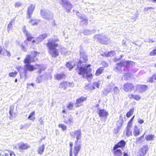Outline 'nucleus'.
Returning <instances> with one entry per match:
<instances>
[{"instance_id": "f257e3e1", "label": "nucleus", "mask_w": 156, "mask_h": 156, "mask_svg": "<svg viewBox=\"0 0 156 156\" xmlns=\"http://www.w3.org/2000/svg\"><path fill=\"white\" fill-rule=\"evenodd\" d=\"M80 61L78 62L77 66V70L79 74L82 76L83 78H87L90 82L93 78L92 75L90 73L92 69L90 68V64H86L88 59L84 53H81Z\"/></svg>"}, {"instance_id": "f03ea898", "label": "nucleus", "mask_w": 156, "mask_h": 156, "mask_svg": "<svg viewBox=\"0 0 156 156\" xmlns=\"http://www.w3.org/2000/svg\"><path fill=\"white\" fill-rule=\"evenodd\" d=\"M31 53L32 55H27L24 61V62L25 64L24 66V76L25 77L27 76L28 70L31 72L39 69L38 73H40L42 70H44L46 68L45 66L43 65H39L37 64H36L34 65H32L30 64L31 62H36L37 60V59L35 58L36 56L40 54L39 52L36 51L32 52Z\"/></svg>"}, {"instance_id": "7ed1b4c3", "label": "nucleus", "mask_w": 156, "mask_h": 156, "mask_svg": "<svg viewBox=\"0 0 156 156\" xmlns=\"http://www.w3.org/2000/svg\"><path fill=\"white\" fill-rule=\"evenodd\" d=\"M58 41L57 38H50L47 44L48 53L52 57L54 58L57 57L59 55L58 50L56 48L58 47V44L55 43Z\"/></svg>"}, {"instance_id": "20e7f679", "label": "nucleus", "mask_w": 156, "mask_h": 156, "mask_svg": "<svg viewBox=\"0 0 156 156\" xmlns=\"http://www.w3.org/2000/svg\"><path fill=\"white\" fill-rule=\"evenodd\" d=\"M134 62L132 61H121V62L118 64L117 66L116 67L115 70H116V71H118V69L120 67L124 66V70H127V67L130 66H132L134 65Z\"/></svg>"}, {"instance_id": "39448f33", "label": "nucleus", "mask_w": 156, "mask_h": 156, "mask_svg": "<svg viewBox=\"0 0 156 156\" xmlns=\"http://www.w3.org/2000/svg\"><path fill=\"white\" fill-rule=\"evenodd\" d=\"M14 147L20 151H22L30 148V146L27 144L24 143L23 142H20L16 144Z\"/></svg>"}, {"instance_id": "423d86ee", "label": "nucleus", "mask_w": 156, "mask_h": 156, "mask_svg": "<svg viewBox=\"0 0 156 156\" xmlns=\"http://www.w3.org/2000/svg\"><path fill=\"white\" fill-rule=\"evenodd\" d=\"M94 39L101 43L107 44L108 43L109 39L105 36L101 35H96L94 37Z\"/></svg>"}, {"instance_id": "0eeeda50", "label": "nucleus", "mask_w": 156, "mask_h": 156, "mask_svg": "<svg viewBox=\"0 0 156 156\" xmlns=\"http://www.w3.org/2000/svg\"><path fill=\"white\" fill-rule=\"evenodd\" d=\"M41 16L44 19L49 20L53 18L52 13L51 12L44 9L41 10Z\"/></svg>"}, {"instance_id": "6e6552de", "label": "nucleus", "mask_w": 156, "mask_h": 156, "mask_svg": "<svg viewBox=\"0 0 156 156\" xmlns=\"http://www.w3.org/2000/svg\"><path fill=\"white\" fill-rule=\"evenodd\" d=\"M60 3L63 7L66 9L68 12L70 11L72 8V5L66 0H61Z\"/></svg>"}, {"instance_id": "1a4fd4ad", "label": "nucleus", "mask_w": 156, "mask_h": 156, "mask_svg": "<svg viewBox=\"0 0 156 156\" xmlns=\"http://www.w3.org/2000/svg\"><path fill=\"white\" fill-rule=\"evenodd\" d=\"M70 136L73 138L76 137L77 140V141L76 142V143H77L78 140L81 138V133L80 129H78L74 132H70Z\"/></svg>"}, {"instance_id": "9d476101", "label": "nucleus", "mask_w": 156, "mask_h": 156, "mask_svg": "<svg viewBox=\"0 0 156 156\" xmlns=\"http://www.w3.org/2000/svg\"><path fill=\"white\" fill-rule=\"evenodd\" d=\"M48 36V34L47 33H44L41 34L38 36L36 39H34L32 41V43L35 44H38L40 42L42 41L43 40L46 38Z\"/></svg>"}, {"instance_id": "9b49d317", "label": "nucleus", "mask_w": 156, "mask_h": 156, "mask_svg": "<svg viewBox=\"0 0 156 156\" xmlns=\"http://www.w3.org/2000/svg\"><path fill=\"white\" fill-rule=\"evenodd\" d=\"M148 88V86L145 85H137L135 86L136 91L140 93L145 92Z\"/></svg>"}, {"instance_id": "f8f14e48", "label": "nucleus", "mask_w": 156, "mask_h": 156, "mask_svg": "<svg viewBox=\"0 0 156 156\" xmlns=\"http://www.w3.org/2000/svg\"><path fill=\"white\" fill-rule=\"evenodd\" d=\"M123 89L126 92H131L134 90V86L131 83H127L124 84Z\"/></svg>"}, {"instance_id": "ddd939ff", "label": "nucleus", "mask_w": 156, "mask_h": 156, "mask_svg": "<svg viewBox=\"0 0 156 156\" xmlns=\"http://www.w3.org/2000/svg\"><path fill=\"white\" fill-rule=\"evenodd\" d=\"M76 14L78 16V17L81 20V23L83 25H87L88 23V20L85 16L83 14L79 15L78 14L79 12H76Z\"/></svg>"}, {"instance_id": "4468645a", "label": "nucleus", "mask_w": 156, "mask_h": 156, "mask_svg": "<svg viewBox=\"0 0 156 156\" xmlns=\"http://www.w3.org/2000/svg\"><path fill=\"white\" fill-rule=\"evenodd\" d=\"M23 30L24 34L26 35L27 37V40L24 41V43H26L27 42H29L31 40L33 37L31 36L30 34L26 30V27L25 26H24L23 27Z\"/></svg>"}, {"instance_id": "2eb2a0df", "label": "nucleus", "mask_w": 156, "mask_h": 156, "mask_svg": "<svg viewBox=\"0 0 156 156\" xmlns=\"http://www.w3.org/2000/svg\"><path fill=\"white\" fill-rule=\"evenodd\" d=\"M149 149L148 145H145L142 146L140 149V151L142 156L145 155Z\"/></svg>"}, {"instance_id": "dca6fc26", "label": "nucleus", "mask_w": 156, "mask_h": 156, "mask_svg": "<svg viewBox=\"0 0 156 156\" xmlns=\"http://www.w3.org/2000/svg\"><path fill=\"white\" fill-rule=\"evenodd\" d=\"M87 100V98L84 97H81L76 100V102L75 104L76 107H79L82 105V103Z\"/></svg>"}, {"instance_id": "f3484780", "label": "nucleus", "mask_w": 156, "mask_h": 156, "mask_svg": "<svg viewBox=\"0 0 156 156\" xmlns=\"http://www.w3.org/2000/svg\"><path fill=\"white\" fill-rule=\"evenodd\" d=\"M35 6L33 4H31L28 8L27 12V17L29 18L30 17L34 10L35 9Z\"/></svg>"}, {"instance_id": "a211bd4d", "label": "nucleus", "mask_w": 156, "mask_h": 156, "mask_svg": "<svg viewBox=\"0 0 156 156\" xmlns=\"http://www.w3.org/2000/svg\"><path fill=\"white\" fill-rule=\"evenodd\" d=\"M126 144V142L124 140H121L114 147V148L115 149L118 148H123L125 146Z\"/></svg>"}, {"instance_id": "6ab92c4d", "label": "nucleus", "mask_w": 156, "mask_h": 156, "mask_svg": "<svg viewBox=\"0 0 156 156\" xmlns=\"http://www.w3.org/2000/svg\"><path fill=\"white\" fill-rule=\"evenodd\" d=\"M98 114L100 118H102L103 117H106L108 115V113L106 111L103 109H100L99 111Z\"/></svg>"}, {"instance_id": "aec40b11", "label": "nucleus", "mask_w": 156, "mask_h": 156, "mask_svg": "<svg viewBox=\"0 0 156 156\" xmlns=\"http://www.w3.org/2000/svg\"><path fill=\"white\" fill-rule=\"evenodd\" d=\"M132 126L130 124H127L126 127V135L127 136H129L132 135V131L131 130Z\"/></svg>"}, {"instance_id": "412c9836", "label": "nucleus", "mask_w": 156, "mask_h": 156, "mask_svg": "<svg viewBox=\"0 0 156 156\" xmlns=\"http://www.w3.org/2000/svg\"><path fill=\"white\" fill-rule=\"evenodd\" d=\"M81 148V146L80 144H76L74 150V154L75 156H77Z\"/></svg>"}, {"instance_id": "4be33fe9", "label": "nucleus", "mask_w": 156, "mask_h": 156, "mask_svg": "<svg viewBox=\"0 0 156 156\" xmlns=\"http://www.w3.org/2000/svg\"><path fill=\"white\" fill-rule=\"evenodd\" d=\"M140 133V129L137 126H134L133 128V134L135 136H137Z\"/></svg>"}, {"instance_id": "5701e85b", "label": "nucleus", "mask_w": 156, "mask_h": 156, "mask_svg": "<svg viewBox=\"0 0 156 156\" xmlns=\"http://www.w3.org/2000/svg\"><path fill=\"white\" fill-rule=\"evenodd\" d=\"M113 149L114 151V156H122V153L120 149L118 148L114 149V147Z\"/></svg>"}, {"instance_id": "b1692460", "label": "nucleus", "mask_w": 156, "mask_h": 156, "mask_svg": "<svg viewBox=\"0 0 156 156\" xmlns=\"http://www.w3.org/2000/svg\"><path fill=\"white\" fill-rule=\"evenodd\" d=\"M155 137L154 135L153 134H148L145 137V139L147 141H150L153 140Z\"/></svg>"}, {"instance_id": "393cba45", "label": "nucleus", "mask_w": 156, "mask_h": 156, "mask_svg": "<svg viewBox=\"0 0 156 156\" xmlns=\"http://www.w3.org/2000/svg\"><path fill=\"white\" fill-rule=\"evenodd\" d=\"M15 20H12L8 24L7 27V30L8 32H9L12 29V25L13 24Z\"/></svg>"}, {"instance_id": "a878e982", "label": "nucleus", "mask_w": 156, "mask_h": 156, "mask_svg": "<svg viewBox=\"0 0 156 156\" xmlns=\"http://www.w3.org/2000/svg\"><path fill=\"white\" fill-rule=\"evenodd\" d=\"M55 78L58 80H60L64 79L65 77V75L63 74H58L55 76Z\"/></svg>"}, {"instance_id": "bb28decb", "label": "nucleus", "mask_w": 156, "mask_h": 156, "mask_svg": "<svg viewBox=\"0 0 156 156\" xmlns=\"http://www.w3.org/2000/svg\"><path fill=\"white\" fill-rule=\"evenodd\" d=\"M73 122V118L71 115H70L69 118L68 119V121H65H65H64V122L66 124L69 125H71Z\"/></svg>"}, {"instance_id": "cd10ccee", "label": "nucleus", "mask_w": 156, "mask_h": 156, "mask_svg": "<svg viewBox=\"0 0 156 156\" xmlns=\"http://www.w3.org/2000/svg\"><path fill=\"white\" fill-rule=\"evenodd\" d=\"M95 89L94 86L90 84H87L85 87V89L88 91L92 90Z\"/></svg>"}, {"instance_id": "c85d7f7f", "label": "nucleus", "mask_w": 156, "mask_h": 156, "mask_svg": "<svg viewBox=\"0 0 156 156\" xmlns=\"http://www.w3.org/2000/svg\"><path fill=\"white\" fill-rule=\"evenodd\" d=\"M44 145H42V146L39 147L37 151L38 154H42L44 151Z\"/></svg>"}, {"instance_id": "c756f323", "label": "nucleus", "mask_w": 156, "mask_h": 156, "mask_svg": "<svg viewBox=\"0 0 156 156\" xmlns=\"http://www.w3.org/2000/svg\"><path fill=\"white\" fill-rule=\"evenodd\" d=\"M68 83L66 81H63L60 83L59 87L64 90H65L66 88V86L68 85Z\"/></svg>"}, {"instance_id": "7c9ffc66", "label": "nucleus", "mask_w": 156, "mask_h": 156, "mask_svg": "<svg viewBox=\"0 0 156 156\" xmlns=\"http://www.w3.org/2000/svg\"><path fill=\"white\" fill-rule=\"evenodd\" d=\"M66 66L70 70L73 68L74 66V63L71 62H67Z\"/></svg>"}, {"instance_id": "2f4dec72", "label": "nucleus", "mask_w": 156, "mask_h": 156, "mask_svg": "<svg viewBox=\"0 0 156 156\" xmlns=\"http://www.w3.org/2000/svg\"><path fill=\"white\" fill-rule=\"evenodd\" d=\"M103 70L104 68L103 67H100L97 70L95 73V75L96 76H98L102 73Z\"/></svg>"}, {"instance_id": "473e14b6", "label": "nucleus", "mask_w": 156, "mask_h": 156, "mask_svg": "<svg viewBox=\"0 0 156 156\" xmlns=\"http://www.w3.org/2000/svg\"><path fill=\"white\" fill-rule=\"evenodd\" d=\"M115 54V52L114 51H111L108 52L107 54L105 53L103 55L106 57L112 56Z\"/></svg>"}, {"instance_id": "72a5a7b5", "label": "nucleus", "mask_w": 156, "mask_h": 156, "mask_svg": "<svg viewBox=\"0 0 156 156\" xmlns=\"http://www.w3.org/2000/svg\"><path fill=\"white\" fill-rule=\"evenodd\" d=\"M34 115V111L30 113L28 118V119L30 120L34 121L35 119V116Z\"/></svg>"}, {"instance_id": "f704fd0d", "label": "nucleus", "mask_w": 156, "mask_h": 156, "mask_svg": "<svg viewBox=\"0 0 156 156\" xmlns=\"http://www.w3.org/2000/svg\"><path fill=\"white\" fill-rule=\"evenodd\" d=\"M112 91L111 88H109V87H107L106 89H105L103 91V94L104 95H106L108 93L111 92Z\"/></svg>"}, {"instance_id": "c9c22d12", "label": "nucleus", "mask_w": 156, "mask_h": 156, "mask_svg": "<svg viewBox=\"0 0 156 156\" xmlns=\"http://www.w3.org/2000/svg\"><path fill=\"white\" fill-rule=\"evenodd\" d=\"M134 110V108L130 109L129 111L126 114V116L128 118L130 117L133 114Z\"/></svg>"}, {"instance_id": "e433bc0d", "label": "nucleus", "mask_w": 156, "mask_h": 156, "mask_svg": "<svg viewBox=\"0 0 156 156\" xmlns=\"http://www.w3.org/2000/svg\"><path fill=\"white\" fill-rule=\"evenodd\" d=\"M101 81H99L97 82H95L94 83V86L98 88H100L101 87Z\"/></svg>"}, {"instance_id": "4c0bfd02", "label": "nucleus", "mask_w": 156, "mask_h": 156, "mask_svg": "<svg viewBox=\"0 0 156 156\" xmlns=\"http://www.w3.org/2000/svg\"><path fill=\"white\" fill-rule=\"evenodd\" d=\"M39 21L38 20H31L30 21V22L31 23L32 25H37L39 23Z\"/></svg>"}, {"instance_id": "58836bf2", "label": "nucleus", "mask_w": 156, "mask_h": 156, "mask_svg": "<svg viewBox=\"0 0 156 156\" xmlns=\"http://www.w3.org/2000/svg\"><path fill=\"white\" fill-rule=\"evenodd\" d=\"M17 72L15 71L14 72L9 73V75L11 77H14L16 76V75L17 74Z\"/></svg>"}, {"instance_id": "ea45409f", "label": "nucleus", "mask_w": 156, "mask_h": 156, "mask_svg": "<svg viewBox=\"0 0 156 156\" xmlns=\"http://www.w3.org/2000/svg\"><path fill=\"white\" fill-rule=\"evenodd\" d=\"M4 55H2L3 56L7 55L8 57H9L11 55L10 53L8 51L6 50H4Z\"/></svg>"}, {"instance_id": "a19ab883", "label": "nucleus", "mask_w": 156, "mask_h": 156, "mask_svg": "<svg viewBox=\"0 0 156 156\" xmlns=\"http://www.w3.org/2000/svg\"><path fill=\"white\" fill-rule=\"evenodd\" d=\"M58 126L59 128H61L63 131L66 130V126L64 124H59L58 125Z\"/></svg>"}, {"instance_id": "79ce46f5", "label": "nucleus", "mask_w": 156, "mask_h": 156, "mask_svg": "<svg viewBox=\"0 0 156 156\" xmlns=\"http://www.w3.org/2000/svg\"><path fill=\"white\" fill-rule=\"evenodd\" d=\"M154 80H156L155 78V76L153 75L151 77H149L148 80V81L149 82H153Z\"/></svg>"}, {"instance_id": "37998d69", "label": "nucleus", "mask_w": 156, "mask_h": 156, "mask_svg": "<svg viewBox=\"0 0 156 156\" xmlns=\"http://www.w3.org/2000/svg\"><path fill=\"white\" fill-rule=\"evenodd\" d=\"M14 107L13 105L11 106L10 107L9 114L11 116H12L13 113Z\"/></svg>"}, {"instance_id": "c03bdc74", "label": "nucleus", "mask_w": 156, "mask_h": 156, "mask_svg": "<svg viewBox=\"0 0 156 156\" xmlns=\"http://www.w3.org/2000/svg\"><path fill=\"white\" fill-rule=\"evenodd\" d=\"M73 107V102H70L67 106L69 110H72Z\"/></svg>"}, {"instance_id": "a18cd8bd", "label": "nucleus", "mask_w": 156, "mask_h": 156, "mask_svg": "<svg viewBox=\"0 0 156 156\" xmlns=\"http://www.w3.org/2000/svg\"><path fill=\"white\" fill-rule=\"evenodd\" d=\"M131 75V74L129 73H125V74L124 75V76L125 78V79L128 80L129 78Z\"/></svg>"}, {"instance_id": "49530a36", "label": "nucleus", "mask_w": 156, "mask_h": 156, "mask_svg": "<svg viewBox=\"0 0 156 156\" xmlns=\"http://www.w3.org/2000/svg\"><path fill=\"white\" fill-rule=\"evenodd\" d=\"M150 55L151 56H154L156 55V46L151 51L150 53Z\"/></svg>"}, {"instance_id": "de8ad7c7", "label": "nucleus", "mask_w": 156, "mask_h": 156, "mask_svg": "<svg viewBox=\"0 0 156 156\" xmlns=\"http://www.w3.org/2000/svg\"><path fill=\"white\" fill-rule=\"evenodd\" d=\"M22 5V3L21 2H16L14 4V6L15 8H18L20 7Z\"/></svg>"}, {"instance_id": "09e8293b", "label": "nucleus", "mask_w": 156, "mask_h": 156, "mask_svg": "<svg viewBox=\"0 0 156 156\" xmlns=\"http://www.w3.org/2000/svg\"><path fill=\"white\" fill-rule=\"evenodd\" d=\"M42 80V78L41 76H39L37 79L36 82L38 83H41Z\"/></svg>"}, {"instance_id": "8fccbe9b", "label": "nucleus", "mask_w": 156, "mask_h": 156, "mask_svg": "<svg viewBox=\"0 0 156 156\" xmlns=\"http://www.w3.org/2000/svg\"><path fill=\"white\" fill-rule=\"evenodd\" d=\"M29 126L28 124H24V125H21L20 126V129H23L26 128L27 127H28Z\"/></svg>"}, {"instance_id": "3c124183", "label": "nucleus", "mask_w": 156, "mask_h": 156, "mask_svg": "<svg viewBox=\"0 0 156 156\" xmlns=\"http://www.w3.org/2000/svg\"><path fill=\"white\" fill-rule=\"evenodd\" d=\"M134 98L136 100H139L140 99V97L138 95H134Z\"/></svg>"}, {"instance_id": "603ef678", "label": "nucleus", "mask_w": 156, "mask_h": 156, "mask_svg": "<svg viewBox=\"0 0 156 156\" xmlns=\"http://www.w3.org/2000/svg\"><path fill=\"white\" fill-rule=\"evenodd\" d=\"M21 68V66H16V68L19 72V73H20V78H22L21 74L20 73V69Z\"/></svg>"}, {"instance_id": "864d4df0", "label": "nucleus", "mask_w": 156, "mask_h": 156, "mask_svg": "<svg viewBox=\"0 0 156 156\" xmlns=\"http://www.w3.org/2000/svg\"><path fill=\"white\" fill-rule=\"evenodd\" d=\"M114 86V84L112 83H111L109 84L107 87H109V88H111V89H112V90L113 88V87Z\"/></svg>"}, {"instance_id": "5fc2aeb1", "label": "nucleus", "mask_w": 156, "mask_h": 156, "mask_svg": "<svg viewBox=\"0 0 156 156\" xmlns=\"http://www.w3.org/2000/svg\"><path fill=\"white\" fill-rule=\"evenodd\" d=\"M38 121L40 123V125H44V122L43 121V119H42V118L41 117H40L39 118Z\"/></svg>"}, {"instance_id": "6e6d98bb", "label": "nucleus", "mask_w": 156, "mask_h": 156, "mask_svg": "<svg viewBox=\"0 0 156 156\" xmlns=\"http://www.w3.org/2000/svg\"><path fill=\"white\" fill-rule=\"evenodd\" d=\"M4 50L3 49L2 47L0 46V55H4Z\"/></svg>"}, {"instance_id": "4d7b16f0", "label": "nucleus", "mask_w": 156, "mask_h": 156, "mask_svg": "<svg viewBox=\"0 0 156 156\" xmlns=\"http://www.w3.org/2000/svg\"><path fill=\"white\" fill-rule=\"evenodd\" d=\"M114 93L117 94L119 92V91L118 88L117 87H115L114 89Z\"/></svg>"}, {"instance_id": "13d9d810", "label": "nucleus", "mask_w": 156, "mask_h": 156, "mask_svg": "<svg viewBox=\"0 0 156 156\" xmlns=\"http://www.w3.org/2000/svg\"><path fill=\"white\" fill-rule=\"evenodd\" d=\"M9 153L10 156H16L14 153L12 151H9Z\"/></svg>"}, {"instance_id": "bf43d9fd", "label": "nucleus", "mask_w": 156, "mask_h": 156, "mask_svg": "<svg viewBox=\"0 0 156 156\" xmlns=\"http://www.w3.org/2000/svg\"><path fill=\"white\" fill-rule=\"evenodd\" d=\"M134 116H133L130 119L129 122H128V124H131V126H132V121H133L134 118Z\"/></svg>"}, {"instance_id": "052dcab7", "label": "nucleus", "mask_w": 156, "mask_h": 156, "mask_svg": "<svg viewBox=\"0 0 156 156\" xmlns=\"http://www.w3.org/2000/svg\"><path fill=\"white\" fill-rule=\"evenodd\" d=\"M138 122L140 124H142L144 122V121L143 120L140 119H138Z\"/></svg>"}, {"instance_id": "680f3d73", "label": "nucleus", "mask_w": 156, "mask_h": 156, "mask_svg": "<svg viewBox=\"0 0 156 156\" xmlns=\"http://www.w3.org/2000/svg\"><path fill=\"white\" fill-rule=\"evenodd\" d=\"M69 145L70 146V153H71L72 154V146H73V144L72 143H71V142H70V143H69Z\"/></svg>"}, {"instance_id": "e2e57ef3", "label": "nucleus", "mask_w": 156, "mask_h": 156, "mask_svg": "<svg viewBox=\"0 0 156 156\" xmlns=\"http://www.w3.org/2000/svg\"><path fill=\"white\" fill-rule=\"evenodd\" d=\"M128 97L130 99H131L133 98H134V95H133L132 94H129L128 95Z\"/></svg>"}, {"instance_id": "0e129e2a", "label": "nucleus", "mask_w": 156, "mask_h": 156, "mask_svg": "<svg viewBox=\"0 0 156 156\" xmlns=\"http://www.w3.org/2000/svg\"><path fill=\"white\" fill-rule=\"evenodd\" d=\"M21 50L23 51H26V48L23 45H22L21 46Z\"/></svg>"}, {"instance_id": "69168bd1", "label": "nucleus", "mask_w": 156, "mask_h": 156, "mask_svg": "<svg viewBox=\"0 0 156 156\" xmlns=\"http://www.w3.org/2000/svg\"><path fill=\"white\" fill-rule=\"evenodd\" d=\"M68 85L69 86H70L71 87H73L74 85V84L73 83H68Z\"/></svg>"}, {"instance_id": "338daca9", "label": "nucleus", "mask_w": 156, "mask_h": 156, "mask_svg": "<svg viewBox=\"0 0 156 156\" xmlns=\"http://www.w3.org/2000/svg\"><path fill=\"white\" fill-rule=\"evenodd\" d=\"M141 139L140 138V137H138L136 139V141L137 142H138L139 141H140L141 140Z\"/></svg>"}, {"instance_id": "774afa93", "label": "nucleus", "mask_w": 156, "mask_h": 156, "mask_svg": "<svg viewBox=\"0 0 156 156\" xmlns=\"http://www.w3.org/2000/svg\"><path fill=\"white\" fill-rule=\"evenodd\" d=\"M123 156H129V155L126 153L125 152H124L123 153Z\"/></svg>"}]
</instances>
